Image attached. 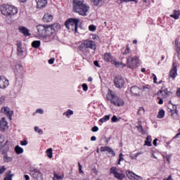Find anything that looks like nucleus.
I'll list each match as a JSON object with an SVG mask.
<instances>
[{"mask_svg":"<svg viewBox=\"0 0 180 180\" xmlns=\"http://www.w3.org/2000/svg\"><path fill=\"white\" fill-rule=\"evenodd\" d=\"M153 77L154 84H157V76H155L154 74H153Z\"/></svg>","mask_w":180,"mask_h":180,"instance_id":"63","label":"nucleus"},{"mask_svg":"<svg viewBox=\"0 0 180 180\" xmlns=\"http://www.w3.org/2000/svg\"><path fill=\"white\" fill-rule=\"evenodd\" d=\"M141 89H149V90H151V86L147 84L146 86H143Z\"/></svg>","mask_w":180,"mask_h":180,"instance_id":"53","label":"nucleus"},{"mask_svg":"<svg viewBox=\"0 0 180 180\" xmlns=\"http://www.w3.org/2000/svg\"><path fill=\"white\" fill-rule=\"evenodd\" d=\"M111 62H112V64H115V67H120V65H122V64H123V63L116 61V60H111Z\"/></svg>","mask_w":180,"mask_h":180,"instance_id":"41","label":"nucleus"},{"mask_svg":"<svg viewBox=\"0 0 180 180\" xmlns=\"http://www.w3.org/2000/svg\"><path fill=\"white\" fill-rule=\"evenodd\" d=\"M36 113H39V115H43L44 113V110H43V109L41 108H38L36 110Z\"/></svg>","mask_w":180,"mask_h":180,"instance_id":"50","label":"nucleus"},{"mask_svg":"<svg viewBox=\"0 0 180 180\" xmlns=\"http://www.w3.org/2000/svg\"><path fill=\"white\" fill-rule=\"evenodd\" d=\"M92 39H94V40H96L97 39H99V37H98V35H96V34H93Z\"/></svg>","mask_w":180,"mask_h":180,"instance_id":"59","label":"nucleus"},{"mask_svg":"<svg viewBox=\"0 0 180 180\" xmlns=\"http://www.w3.org/2000/svg\"><path fill=\"white\" fill-rule=\"evenodd\" d=\"M20 144H21V146H27L28 142L26 140L20 141Z\"/></svg>","mask_w":180,"mask_h":180,"instance_id":"54","label":"nucleus"},{"mask_svg":"<svg viewBox=\"0 0 180 180\" xmlns=\"http://www.w3.org/2000/svg\"><path fill=\"white\" fill-rule=\"evenodd\" d=\"M137 64H139V58L137 56H129L127 59V65L128 68H136L137 67Z\"/></svg>","mask_w":180,"mask_h":180,"instance_id":"6","label":"nucleus"},{"mask_svg":"<svg viewBox=\"0 0 180 180\" xmlns=\"http://www.w3.org/2000/svg\"><path fill=\"white\" fill-rule=\"evenodd\" d=\"M169 93L170 91H158V99H160L158 101L159 105H162V103H164V101L162 100V98H168Z\"/></svg>","mask_w":180,"mask_h":180,"instance_id":"8","label":"nucleus"},{"mask_svg":"<svg viewBox=\"0 0 180 180\" xmlns=\"http://www.w3.org/2000/svg\"><path fill=\"white\" fill-rule=\"evenodd\" d=\"M126 175L130 180H143V177L136 174L130 170L126 172Z\"/></svg>","mask_w":180,"mask_h":180,"instance_id":"10","label":"nucleus"},{"mask_svg":"<svg viewBox=\"0 0 180 180\" xmlns=\"http://www.w3.org/2000/svg\"><path fill=\"white\" fill-rule=\"evenodd\" d=\"M78 167H79V174H84V171H82V166L81 165V163L78 162Z\"/></svg>","mask_w":180,"mask_h":180,"instance_id":"49","label":"nucleus"},{"mask_svg":"<svg viewBox=\"0 0 180 180\" xmlns=\"http://www.w3.org/2000/svg\"><path fill=\"white\" fill-rule=\"evenodd\" d=\"M123 54H130V48L129 47V45H127V48Z\"/></svg>","mask_w":180,"mask_h":180,"instance_id":"47","label":"nucleus"},{"mask_svg":"<svg viewBox=\"0 0 180 180\" xmlns=\"http://www.w3.org/2000/svg\"><path fill=\"white\" fill-rule=\"evenodd\" d=\"M175 49L178 54H180V43H179V39L178 38H176L175 40Z\"/></svg>","mask_w":180,"mask_h":180,"instance_id":"23","label":"nucleus"},{"mask_svg":"<svg viewBox=\"0 0 180 180\" xmlns=\"http://www.w3.org/2000/svg\"><path fill=\"white\" fill-rule=\"evenodd\" d=\"M94 63L96 67H98V68H101V65H99V62H98V60H95Z\"/></svg>","mask_w":180,"mask_h":180,"instance_id":"62","label":"nucleus"},{"mask_svg":"<svg viewBox=\"0 0 180 180\" xmlns=\"http://www.w3.org/2000/svg\"><path fill=\"white\" fill-rule=\"evenodd\" d=\"M82 86L84 91H88V85L86 84H83Z\"/></svg>","mask_w":180,"mask_h":180,"instance_id":"55","label":"nucleus"},{"mask_svg":"<svg viewBox=\"0 0 180 180\" xmlns=\"http://www.w3.org/2000/svg\"><path fill=\"white\" fill-rule=\"evenodd\" d=\"M32 177L34 178V179L36 180H43V173L40 172V170L37 169H34L32 171Z\"/></svg>","mask_w":180,"mask_h":180,"instance_id":"13","label":"nucleus"},{"mask_svg":"<svg viewBox=\"0 0 180 180\" xmlns=\"http://www.w3.org/2000/svg\"><path fill=\"white\" fill-rule=\"evenodd\" d=\"M179 133L176 134L175 136L173 137V140L175 139H178V137H179L180 136V129L178 130Z\"/></svg>","mask_w":180,"mask_h":180,"instance_id":"60","label":"nucleus"},{"mask_svg":"<svg viewBox=\"0 0 180 180\" xmlns=\"http://www.w3.org/2000/svg\"><path fill=\"white\" fill-rule=\"evenodd\" d=\"M80 11H82L83 13H80L79 11H77V13H79V15H81L82 16H86L88 15V12H89V6L84 4L80 8Z\"/></svg>","mask_w":180,"mask_h":180,"instance_id":"17","label":"nucleus"},{"mask_svg":"<svg viewBox=\"0 0 180 180\" xmlns=\"http://www.w3.org/2000/svg\"><path fill=\"white\" fill-rule=\"evenodd\" d=\"M123 2H135V4H137L139 1L137 0H120V4H123Z\"/></svg>","mask_w":180,"mask_h":180,"instance_id":"42","label":"nucleus"},{"mask_svg":"<svg viewBox=\"0 0 180 180\" xmlns=\"http://www.w3.org/2000/svg\"><path fill=\"white\" fill-rule=\"evenodd\" d=\"M6 171V169L5 168V166H2L0 167V175L1 174H4Z\"/></svg>","mask_w":180,"mask_h":180,"instance_id":"51","label":"nucleus"},{"mask_svg":"<svg viewBox=\"0 0 180 180\" xmlns=\"http://www.w3.org/2000/svg\"><path fill=\"white\" fill-rule=\"evenodd\" d=\"M171 157H172L171 155H167L166 156H165V158L166 161H167L169 164L171 163V162H170Z\"/></svg>","mask_w":180,"mask_h":180,"instance_id":"46","label":"nucleus"},{"mask_svg":"<svg viewBox=\"0 0 180 180\" xmlns=\"http://www.w3.org/2000/svg\"><path fill=\"white\" fill-rule=\"evenodd\" d=\"M56 59L54 58H51V59L49 60L48 63L49 64H54V60Z\"/></svg>","mask_w":180,"mask_h":180,"instance_id":"57","label":"nucleus"},{"mask_svg":"<svg viewBox=\"0 0 180 180\" xmlns=\"http://www.w3.org/2000/svg\"><path fill=\"white\" fill-rule=\"evenodd\" d=\"M17 56L22 57L23 56V49L22 48V43L17 42Z\"/></svg>","mask_w":180,"mask_h":180,"instance_id":"20","label":"nucleus"},{"mask_svg":"<svg viewBox=\"0 0 180 180\" xmlns=\"http://www.w3.org/2000/svg\"><path fill=\"white\" fill-rule=\"evenodd\" d=\"M165 116V110H159L158 114L157 115L158 119H164Z\"/></svg>","mask_w":180,"mask_h":180,"instance_id":"29","label":"nucleus"},{"mask_svg":"<svg viewBox=\"0 0 180 180\" xmlns=\"http://www.w3.org/2000/svg\"><path fill=\"white\" fill-rule=\"evenodd\" d=\"M110 119V115H105L103 118L99 120L101 123H105V122H108Z\"/></svg>","mask_w":180,"mask_h":180,"instance_id":"37","label":"nucleus"},{"mask_svg":"<svg viewBox=\"0 0 180 180\" xmlns=\"http://www.w3.org/2000/svg\"><path fill=\"white\" fill-rule=\"evenodd\" d=\"M123 160H124V158H123V153H120V155H119L118 160L123 161Z\"/></svg>","mask_w":180,"mask_h":180,"instance_id":"58","label":"nucleus"},{"mask_svg":"<svg viewBox=\"0 0 180 180\" xmlns=\"http://www.w3.org/2000/svg\"><path fill=\"white\" fill-rule=\"evenodd\" d=\"M53 20V15L49 13H46L43 17V21L45 23H49Z\"/></svg>","mask_w":180,"mask_h":180,"instance_id":"22","label":"nucleus"},{"mask_svg":"<svg viewBox=\"0 0 180 180\" xmlns=\"http://www.w3.org/2000/svg\"><path fill=\"white\" fill-rule=\"evenodd\" d=\"M74 115V111L72 110L68 109L66 112H63V116H66L70 119V116Z\"/></svg>","mask_w":180,"mask_h":180,"instance_id":"30","label":"nucleus"},{"mask_svg":"<svg viewBox=\"0 0 180 180\" xmlns=\"http://www.w3.org/2000/svg\"><path fill=\"white\" fill-rule=\"evenodd\" d=\"M15 151L16 153V154H22L23 153V149L19 146H16L15 147Z\"/></svg>","mask_w":180,"mask_h":180,"instance_id":"36","label":"nucleus"},{"mask_svg":"<svg viewBox=\"0 0 180 180\" xmlns=\"http://www.w3.org/2000/svg\"><path fill=\"white\" fill-rule=\"evenodd\" d=\"M145 112H146V110H144V108L140 107L137 112V115H139V116H141V115H144Z\"/></svg>","mask_w":180,"mask_h":180,"instance_id":"40","label":"nucleus"},{"mask_svg":"<svg viewBox=\"0 0 180 180\" xmlns=\"http://www.w3.org/2000/svg\"><path fill=\"white\" fill-rule=\"evenodd\" d=\"M179 15H180V11L174 10V13L170 15V18H173V19H179Z\"/></svg>","mask_w":180,"mask_h":180,"instance_id":"28","label":"nucleus"},{"mask_svg":"<svg viewBox=\"0 0 180 180\" xmlns=\"http://www.w3.org/2000/svg\"><path fill=\"white\" fill-rule=\"evenodd\" d=\"M151 136H147L146 140L145 141V146H148V147H151Z\"/></svg>","mask_w":180,"mask_h":180,"instance_id":"32","label":"nucleus"},{"mask_svg":"<svg viewBox=\"0 0 180 180\" xmlns=\"http://www.w3.org/2000/svg\"><path fill=\"white\" fill-rule=\"evenodd\" d=\"M0 11L4 16H13L18 13V8L11 5H1Z\"/></svg>","mask_w":180,"mask_h":180,"instance_id":"3","label":"nucleus"},{"mask_svg":"<svg viewBox=\"0 0 180 180\" xmlns=\"http://www.w3.org/2000/svg\"><path fill=\"white\" fill-rule=\"evenodd\" d=\"M170 113L172 116H174V115L178 114V110H177V106L176 105H173V109H170Z\"/></svg>","mask_w":180,"mask_h":180,"instance_id":"33","label":"nucleus"},{"mask_svg":"<svg viewBox=\"0 0 180 180\" xmlns=\"http://www.w3.org/2000/svg\"><path fill=\"white\" fill-rule=\"evenodd\" d=\"M119 121H120V120L117 119V117H116V115H113V116L112 117V118H111V122H112V123H117V122H119Z\"/></svg>","mask_w":180,"mask_h":180,"instance_id":"44","label":"nucleus"},{"mask_svg":"<svg viewBox=\"0 0 180 180\" xmlns=\"http://www.w3.org/2000/svg\"><path fill=\"white\" fill-rule=\"evenodd\" d=\"M72 4L74 12L84 13V11H81V7L85 4V1L84 0H73Z\"/></svg>","mask_w":180,"mask_h":180,"instance_id":"7","label":"nucleus"},{"mask_svg":"<svg viewBox=\"0 0 180 180\" xmlns=\"http://www.w3.org/2000/svg\"><path fill=\"white\" fill-rule=\"evenodd\" d=\"M46 153L49 158H53V148H49L48 150H46Z\"/></svg>","mask_w":180,"mask_h":180,"instance_id":"35","label":"nucleus"},{"mask_svg":"<svg viewBox=\"0 0 180 180\" xmlns=\"http://www.w3.org/2000/svg\"><path fill=\"white\" fill-rule=\"evenodd\" d=\"M83 44L86 49H91V50H95L96 49V44L95 41L90 39L84 40Z\"/></svg>","mask_w":180,"mask_h":180,"instance_id":"9","label":"nucleus"},{"mask_svg":"<svg viewBox=\"0 0 180 180\" xmlns=\"http://www.w3.org/2000/svg\"><path fill=\"white\" fill-rule=\"evenodd\" d=\"M106 99L107 101H110L114 106H117L118 108L124 106V101L119 98L113 91H108L106 95Z\"/></svg>","mask_w":180,"mask_h":180,"instance_id":"2","label":"nucleus"},{"mask_svg":"<svg viewBox=\"0 0 180 180\" xmlns=\"http://www.w3.org/2000/svg\"><path fill=\"white\" fill-rule=\"evenodd\" d=\"M138 124L136 127V129H138V130H140V132L142 134H144L146 133V130H144V129L143 128V125H141V121H139L138 122Z\"/></svg>","mask_w":180,"mask_h":180,"instance_id":"26","label":"nucleus"},{"mask_svg":"<svg viewBox=\"0 0 180 180\" xmlns=\"http://www.w3.org/2000/svg\"><path fill=\"white\" fill-rule=\"evenodd\" d=\"M112 60V56L110 53H105L104 54V61L108 62Z\"/></svg>","mask_w":180,"mask_h":180,"instance_id":"34","label":"nucleus"},{"mask_svg":"<svg viewBox=\"0 0 180 180\" xmlns=\"http://www.w3.org/2000/svg\"><path fill=\"white\" fill-rule=\"evenodd\" d=\"M9 129V126H8V121L5 117H2L0 120V131L1 133H5L6 130Z\"/></svg>","mask_w":180,"mask_h":180,"instance_id":"11","label":"nucleus"},{"mask_svg":"<svg viewBox=\"0 0 180 180\" xmlns=\"http://www.w3.org/2000/svg\"><path fill=\"white\" fill-rule=\"evenodd\" d=\"M78 23H79V20L77 18H69L65 21V25L67 29L70 32H75V33H78Z\"/></svg>","mask_w":180,"mask_h":180,"instance_id":"4","label":"nucleus"},{"mask_svg":"<svg viewBox=\"0 0 180 180\" xmlns=\"http://www.w3.org/2000/svg\"><path fill=\"white\" fill-rule=\"evenodd\" d=\"M2 103H5V96H1L0 98V104L2 105Z\"/></svg>","mask_w":180,"mask_h":180,"instance_id":"56","label":"nucleus"},{"mask_svg":"<svg viewBox=\"0 0 180 180\" xmlns=\"http://www.w3.org/2000/svg\"><path fill=\"white\" fill-rule=\"evenodd\" d=\"M13 160V158H12V157H9L8 156V154H4V162H12V161Z\"/></svg>","mask_w":180,"mask_h":180,"instance_id":"31","label":"nucleus"},{"mask_svg":"<svg viewBox=\"0 0 180 180\" xmlns=\"http://www.w3.org/2000/svg\"><path fill=\"white\" fill-rule=\"evenodd\" d=\"M15 174H12V171H8L6 174L4 180H12V178H13Z\"/></svg>","mask_w":180,"mask_h":180,"instance_id":"27","label":"nucleus"},{"mask_svg":"<svg viewBox=\"0 0 180 180\" xmlns=\"http://www.w3.org/2000/svg\"><path fill=\"white\" fill-rule=\"evenodd\" d=\"M61 29V25L58 23L52 24L50 25H39L37 26L38 34L41 37L46 39L49 37L47 41H51L54 40V37L57 34L58 30Z\"/></svg>","mask_w":180,"mask_h":180,"instance_id":"1","label":"nucleus"},{"mask_svg":"<svg viewBox=\"0 0 180 180\" xmlns=\"http://www.w3.org/2000/svg\"><path fill=\"white\" fill-rule=\"evenodd\" d=\"M91 2H93L94 5L96 6H98V5H101L105 0H91Z\"/></svg>","mask_w":180,"mask_h":180,"instance_id":"39","label":"nucleus"},{"mask_svg":"<svg viewBox=\"0 0 180 180\" xmlns=\"http://www.w3.org/2000/svg\"><path fill=\"white\" fill-rule=\"evenodd\" d=\"M114 83L115 86L120 89L124 86V79H123L122 77H115L114 79Z\"/></svg>","mask_w":180,"mask_h":180,"instance_id":"15","label":"nucleus"},{"mask_svg":"<svg viewBox=\"0 0 180 180\" xmlns=\"http://www.w3.org/2000/svg\"><path fill=\"white\" fill-rule=\"evenodd\" d=\"M37 2V6L39 9H41V8H44L46 5H47V0H35Z\"/></svg>","mask_w":180,"mask_h":180,"instance_id":"21","label":"nucleus"},{"mask_svg":"<svg viewBox=\"0 0 180 180\" xmlns=\"http://www.w3.org/2000/svg\"><path fill=\"white\" fill-rule=\"evenodd\" d=\"M89 30H90V32H95V30H96V26H95L94 25H89Z\"/></svg>","mask_w":180,"mask_h":180,"instance_id":"45","label":"nucleus"},{"mask_svg":"<svg viewBox=\"0 0 180 180\" xmlns=\"http://www.w3.org/2000/svg\"><path fill=\"white\" fill-rule=\"evenodd\" d=\"M110 174H113L114 177L118 180H123L124 178H126V174L123 173V171L119 170V169L115 166L110 169Z\"/></svg>","mask_w":180,"mask_h":180,"instance_id":"5","label":"nucleus"},{"mask_svg":"<svg viewBox=\"0 0 180 180\" xmlns=\"http://www.w3.org/2000/svg\"><path fill=\"white\" fill-rule=\"evenodd\" d=\"M137 157H139V156L137 155V153H135V154L131 153V154L130 155V158H131V160H137Z\"/></svg>","mask_w":180,"mask_h":180,"instance_id":"48","label":"nucleus"},{"mask_svg":"<svg viewBox=\"0 0 180 180\" xmlns=\"http://www.w3.org/2000/svg\"><path fill=\"white\" fill-rule=\"evenodd\" d=\"M130 95L131 96H140V95L139 94H134V93H133V91H130Z\"/></svg>","mask_w":180,"mask_h":180,"instance_id":"61","label":"nucleus"},{"mask_svg":"<svg viewBox=\"0 0 180 180\" xmlns=\"http://www.w3.org/2000/svg\"><path fill=\"white\" fill-rule=\"evenodd\" d=\"M100 150L101 153L107 152L110 157H116V153H115V150L109 146H101Z\"/></svg>","mask_w":180,"mask_h":180,"instance_id":"12","label":"nucleus"},{"mask_svg":"<svg viewBox=\"0 0 180 180\" xmlns=\"http://www.w3.org/2000/svg\"><path fill=\"white\" fill-rule=\"evenodd\" d=\"M34 131L39 133V134H43V130L39 129V127H34Z\"/></svg>","mask_w":180,"mask_h":180,"instance_id":"43","label":"nucleus"},{"mask_svg":"<svg viewBox=\"0 0 180 180\" xmlns=\"http://www.w3.org/2000/svg\"><path fill=\"white\" fill-rule=\"evenodd\" d=\"M20 32H21V33H23L25 36H30V33H29V30H27V28L25 27H22L21 28H20Z\"/></svg>","mask_w":180,"mask_h":180,"instance_id":"25","label":"nucleus"},{"mask_svg":"<svg viewBox=\"0 0 180 180\" xmlns=\"http://www.w3.org/2000/svg\"><path fill=\"white\" fill-rule=\"evenodd\" d=\"M1 113H4L10 120H12V115H13V110H11L8 107H3L1 109Z\"/></svg>","mask_w":180,"mask_h":180,"instance_id":"14","label":"nucleus"},{"mask_svg":"<svg viewBox=\"0 0 180 180\" xmlns=\"http://www.w3.org/2000/svg\"><path fill=\"white\" fill-rule=\"evenodd\" d=\"M32 46L34 49H39V47H40V41H32Z\"/></svg>","mask_w":180,"mask_h":180,"instance_id":"38","label":"nucleus"},{"mask_svg":"<svg viewBox=\"0 0 180 180\" xmlns=\"http://www.w3.org/2000/svg\"><path fill=\"white\" fill-rule=\"evenodd\" d=\"M99 130V128L96 126H94L91 128V131L94 133H96V131H98Z\"/></svg>","mask_w":180,"mask_h":180,"instance_id":"52","label":"nucleus"},{"mask_svg":"<svg viewBox=\"0 0 180 180\" xmlns=\"http://www.w3.org/2000/svg\"><path fill=\"white\" fill-rule=\"evenodd\" d=\"M15 75L18 77V78H22L23 77V66L20 64H18L15 65Z\"/></svg>","mask_w":180,"mask_h":180,"instance_id":"16","label":"nucleus"},{"mask_svg":"<svg viewBox=\"0 0 180 180\" xmlns=\"http://www.w3.org/2000/svg\"><path fill=\"white\" fill-rule=\"evenodd\" d=\"M163 180H172V176L169 175L167 179H164Z\"/></svg>","mask_w":180,"mask_h":180,"instance_id":"64","label":"nucleus"},{"mask_svg":"<svg viewBox=\"0 0 180 180\" xmlns=\"http://www.w3.org/2000/svg\"><path fill=\"white\" fill-rule=\"evenodd\" d=\"M53 180H63L64 179V174H62L61 176L58 175L56 172H53Z\"/></svg>","mask_w":180,"mask_h":180,"instance_id":"24","label":"nucleus"},{"mask_svg":"<svg viewBox=\"0 0 180 180\" xmlns=\"http://www.w3.org/2000/svg\"><path fill=\"white\" fill-rule=\"evenodd\" d=\"M176 71H177L176 64L175 63H173L172 68L171 69V70L169 72V77L171 78H173V79H175L176 75H178V73L176 72Z\"/></svg>","mask_w":180,"mask_h":180,"instance_id":"19","label":"nucleus"},{"mask_svg":"<svg viewBox=\"0 0 180 180\" xmlns=\"http://www.w3.org/2000/svg\"><path fill=\"white\" fill-rule=\"evenodd\" d=\"M8 86L9 80H8L5 77H3L1 79H0V89H5V88Z\"/></svg>","mask_w":180,"mask_h":180,"instance_id":"18","label":"nucleus"}]
</instances>
